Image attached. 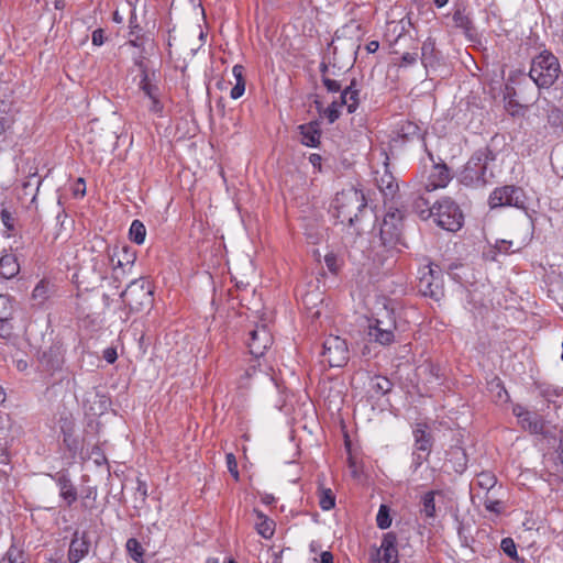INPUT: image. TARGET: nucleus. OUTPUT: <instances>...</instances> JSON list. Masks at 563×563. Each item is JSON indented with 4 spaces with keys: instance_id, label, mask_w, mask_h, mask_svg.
Listing matches in <instances>:
<instances>
[{
    "instance_id": "obj_54",
    "label": "nucleus",
    "mask_w": 563,
    "mask_h": 563,
    "mask_svg": "<svg viewBox=\"0 0 563 563\" xmlns=\"http://www.w3.org/2000/svg\"><path fill=\"white\" fill-rule=\"evenodd\" d=\"M454 453L455 454H460L462 456V462H460L457 467L455 468L456 472L462 473L465 470V467H466L465 454L460 449L455 450Z\"/></svg>"
},
{
    "instance_id": "obj_59",
    "label": "nucleus",
    "mask_w": 563,
    "mask_h": 563,
    "mask_svg": "<svg viewBox=\"0 0 563 563\" xmlns=\"http://www.w3.org/2000/svg\"><path fill=\"white\" fill-rule=\"evenodd\" d=\"M427 457L426 453L421 454V453H415V457H413V463L416 465H420L422 463V461H424Z\"/></svg>"
},
{
    "instance_id": "obj_25",
    "label": "nucleus",
    "mask_w": 563,
    "mask_h": 563,
    "mask_svg": "<svg viewBox=\"0 0 563 563\" xmlns=\"http://www.w3.org/2000/svg\"><path fill=\"white\" fill-rule=\"evenodd\" d=\"M339 101L342 107L345 106L347 108L349 113H352L358 104V91L353 88V85L347 86L342 90Z\"/></svg>"
},
{
    "instance_id": "obj_36",
    "label": "nucleus",
    "mask_w": 563,
    "mask_h": 563,
    "mask_svg": "<svg viewBox=\"0 0 563 563\" xmlns=\"http://www.w3.org/2000/svg\"><path fill=\"white\" fill-rule=\"evenodd\" d=\"M497 483L496 477L489 472H483L477 477V484L481 488L490 490Z\"/></svg>"
},
{
    "instance_id": "obj_24",
    "label": "nucleus",
    "mask_w": 563,
    "mask_h": 563,
    "mask_svg": "<svg viewBox=\"0 0 563 563\" xmlns=\"http://www.w3.org/2000/svg\"><path fill=\"white\" fill-rule=\"evenodd\" d=\"M521 427L532 434H543L545 422L543 418L537 413L529 412L522 421H519Z\"/></svg>"
},
{
    "instance_id": "obj_62",
    "label": "nucleus",
    "mask_w": 563,
    "mask_h": 563,
    "mask_svg": "<svg viewBox=\"0 0 563 563\" xmlns=\"http://www.w3.org/2000/svg\"><path fill=\"white\" fill-rule=\"evenodd\" d=\"M434 1V4L438 7V8H443L444 5L448 4L449 0H433Z\"/></svg>"
},
{
    "instance_id": "obj_57",
    "label": "nucleus",
    "mask_w": 563,
    "mask_h": 563,
    "mask_svg": "<svg viewBox=\"0 0 563 563\" xmlns=\"http://www.w3.org/2000/svg\"><path fill=\"white\" fill-rule=\"evenodd\" d=\"M379 47V43L377 41H371L367 45H366V49L368 53H375Z\"/></svg>"
},
{
    "instance_id": "obj_50",
    "label": "nucleus",
    "mask_w": 563,
    "mask_h": 563,
    "mask_svg": "<svg viewBox=\"0 0 563 563\" xmlns=\"http://www.w3.org/2000/svg\"><path fill=\"white\" fill-rule=\"evenodd\" d=\"M530 411H528L523 406L521 405H515L514 408H512V413L517 417L518 421H522L523 418H526V416L529 413Z\"/></svg>"
},
{
    "instance_id": "obj_28",
    "label": "nucleus",
    "mask_w": 563,
    "mask_h": 563,
    "mask_svg": "<svg viewBox=\"0 0 563 563\" xmlns=\"http://www.w3.org/2000/svg\"><path fill=\"white\" fill-rule=\"evenodd\" d=\"M318 495H319V505L322 510L329 511L334 508L335 495L331 488L320 486L319 490H318Z\"/></svg>"
},
{
    "instance_id": "obj_34",
    "label": "nucleus",
    "mask_w": 563,
    "mask_h": 563,
    "mask_svg": "<svg viewBox=\"0 0 563 563\" xmlns=\"http://www.w3.org/2000/svg\"><path fill=\"white\" fill-rule=\"evenodd\" d=\"M0 220L5 229L8 236H11L15 230V217L14 213L8 208H2L0 212Z\"/></svg>"
},
{
    "instance_id": "obj_42",
    "label": "nucleus",
    "mask_w": 563,
    "mask_h": 563,
    "mask_svg": "<svg viewBox=\"0 0 563 563\" xmlns=\"http://www.w3.org/2000/svg\"><path fill=\"white\" fill-rule=\"evenodd\" d=\"M227 466L230 472V474L235 478L239 479V471H238V462L233 453H228L225 455Z\"/></svg>"
},
{
    "instance_id": "obj_14",
    "label": "nucleus",
    "mask_w": 563,
    "mask_h": 563,
    "mask_svg": "<svg viewBox=\"0 0 563 563\" xmlns=\"http://www.w3.org/2000/svg\"><path fill=\"white\" fill-rule=\"evenodd\" d=\"M419 287L424 296H430L437 300L442 295L441 284L439 278L434 276V271L431 267H429L428 273L420 277Z\"/></svg>"
},
{
    "instance_id": "obj_5",
    "label": "nucleus",
    "mask_w": 563,
    "mask_h": 563,
    "mask_svg": "<svg viewBox=\"0 0 563 563\" xmlns=\"http://www.w3.org/2000/svg\"><path fill=\"white\" fill-rule=\"evenodd\" d=\"M402 212L398 209H389L383 219L380 225L379 236L382 245L391 255L394 252L399 251L398 246L401 245L400 227L402 221Z\"/></svg>"
},
{
    "instance_id": "obj_60",
    "label": "nucleus",
    "mask_w": 563,
    "mask_h": 563,
    "mask_svg": "<svg viewBox=\"0 0 563 563\" xmlns=\"http://www.w3.org/2000/svg\"><path fill=\"white\" fill-rule=\"evenodd\" d=\"M45 291V287L44 285H37L34 290H33V296L34 297H37V296H42Z\"/></svg>"
},
{
    "instance_id": "obj_37",
    "label": "nucleus",
    "mask_w": 563,
    "mask_h": 563,
    "mask_svg": "<svg viewBox=\"0 0 563 563\" xmlns=\"http://www.w3.org/2000/svg\"><path fill=\"white\" fill-rule=\"evenodd\" d=\"M372 388L375 389L377 393L384 395L390 390L391 383L386 377L376 376L372 380Z\"/></svg>"
},
{
    "instance_id": "obj_6",
    "label": "nucleus",
    "mask_w": 563,
    "mask_h": 563,
    "mask_svg": "<svg viewBox=\"0 0 563 563\" xmlns=\"http://www.w3.org/2000/svg\"><path fill=\"white\" fill-rule=\"evenodd\" d=\"M322 362L330 367H341L349 361L346 341L338 335H329L322 344Z\"/></svg>"
},
{
    "instance_id": "obj_33",
    "label": "nucleus",
    "mask_w": 563,
    "mask_h": 563,
    "mask_svg": "<svg viewBox=\"0 0 563 563\" xmlns=\"http://www.w3.org/2000/svg\"><path fill=\"white\" fill-rule=\"evenodd\" d=\"M2 562L8 563H29L27 555L23 552V550L16 548L15 545H11L8 551L5 552V555L2 560Z\"/></svg>"
},
{
    "instance_id": "obj_13",
    "label": "nucleus",
    "mask_w": 563,
    "mask_h": 563,
    "mask_svg": "<svg viewBox=\"0 0 563 563\" xmlns=\"http://www.w3.org/2000/svg\"><path fill=\"white\" fill-rule=\"evenodd\" d=\"M89 540L85 534L79 536L78 532L74 534L68 550V560L70 563H78L89 552Z\"/></svg>"
},
{
    "instance_id": "obj_4",
    "label": "nucleus",
    "mask_w": 563,
    "mask_h": 563,
    "mask_svg": "<svg viewBox=\"0 0 563 563\" xmlns=\"http://www.w3.org/2000/svg\"><path fill=\"white\" fill-rule=\"evenodd\" d=\"M431 218L440 228L451 232L460 230L464 219L460 207L450 198H443L433 205Z\"/></svg>"
},
{
    "instance_id": "obj_19",
    "label": "nucleus",
    "mask_w": 563,
    "mask_h": 563,
    "mask_svg": "<svg viewBox=\"0 0 563 563\" xmlns=\"http://www.w3.org/2000/svg\"><path fill=\"white\" fill-rule=\"evenodd\" d=\"M301 143L309 147H317L320 143V131L316 123H307L299 126Z\"/></svg>"
},
{
    "instance_id": "obj_2",
    "label": "nucleus",
    "mask_w": 563,
    "mask_h": 563,
    "mask_svg": "<svg viewBox=\"0 0 563 563\" xmlns=\"http://www.w3.org/2000/svg\"><path fill=\"white\" fill-rule=\"evenodd\" d=\"M397 321L393 309L384 307L374 318L368 320L367 336L369 341L383 346L391 344L396 339Z\"/></svg>"
},
{
    "instance_id": "obj_22",
    "label": "nucleus",
    "mask_w": 563,
    "mask_h": 563,
    "mask_svg": "<svg viewBox=\"0 0 563 563\" xmlns=\"http://www.w3.org/2000/svg\"><path fill=\"white\" fill-rule=\"evenodd\" d=\"M442 495L440 490H430L421 496V514L427 519H434L437 515L435 496Z\"/></svg>"
},
{
    "instance_id": "obj_35",
    "label": "nucleus",
    "mask_w": 563,
    "mask_h": 563,
    "mask_svg": "<svg viewBox=\"0 0 563 563\" xmlns=\"http://www.w3.org/2000/svg\"><path fill=\"white\" fill-rule=\"evenodd\" d=\"M376 523L379 529H387L391 526V517L389 514V508L386 505H380L377 516H376Z\"/></svg>"
},
{
    "instance_id": "obj_56",
    "label": "nucleus",
    "mask_w": 563,
    "mask_h": 563,
    "mask_svg": "<svg viewBox=\"0 0 563 563\" xmlns=\"http://www.w3.org/2000/svg\"><path fill=\"white\" fill-rule=\"evenodd\" d=\"M261 500L265 505H272L275 501V497L272 494H263Z\"/></svg>"
},
{
    "instance_id": "obj_47",
    "label": "nucleus",
    "mask_w": 563,
    "mask_h": 563,
    "mask_svg": "<svg viewBox=\"0 0 563 563\" xmlns=\"http://www.w3.org/2000/svg\"><path fill=\"white\" fill-rule=\"evenodd\" d=\"M91 42L96 46H101L104 43V35L102 29H97L92 32Z\"/></svg>"
},
{
    "instance_id": "obj_48",
    "label": "nucleus",
    "mask_w": 563,
    "mask_h": 563,
    "mask_svg": "<svg viewBox=\"0 0 563 563\" xmlns=\"http://www.w3.org/2000/svg\"><path fill=\"white\" fill-rule=\"evenodd\" d=\"M74 196L76 197H84L86 194V184L82 178H78L77 183L74 186Z\"/></svg>"
},
{
    "instance_id": "obj_10",
    "label": "nucleus",
    "mask_w": 563,
    "mask_h": 563,
    "mask_svg": "<svg viewBox=\"0 0 563 563\" xmlns=\"http://www.w3.org/2000/svg\"><path fill=\"white\" fill-rule=\"evenodd\" d=\"M135 64L140 67L142 78L140 81V88L144 92V95L148 98L150 112L156 114L157 117L163 115L164 106L161 101V91L158 86L153 82L150 78L146 67L144 66L142 59H136Z\"/></svg>"
},
{
    "instance_id": "obj_41",
    "label": "nucleus",
    "mask_w": 563,
    "mask_h": 563,
    "mask_svg": "<svg viewBox=\"0 0 563 563\" xmlns=\"http://www.w3.org/2000/svg\"><path fill=\"white\" fill-rule=\"evenodd\" d=\"M484 507L487 511L499 515L504 507L503 503L496 499L485 498L484 500Z\"/></svg>"
},
{
    "instance_id": "obj_63",
    "label": "nucleus",
    "mask_w": 563,
    "mask_h": 563,
    "mask_svg": "<svg viewBox=\"0 0 563 563\" xmlns=\"http://www.w3.org/2000/svg\"><path fill=\"white\" fill-rule=\"evenodd\" d=\"M16 366L20 371H22L26 367V363L24 361H19Z\"/></svg>"
},
{
    "instance_id": "obj_20",
    "label": "nucleus",
    "mask_w": 563,
    "mask_h": 563,
    "mask_svg": "<svg viewBox=\"0 0 563 563\" xmlns=\"http://www.w3.org/2000/svg\"><path fill=\"white\" fill-rule=\"evenodd\" d=\"M20 272V265L13 254H5L0 257V276L10 279Z\"/></svg>"
},
{
    "instance_id": "obj_16",
    "label": "nucleus",
    "mask_w": 563,
    "mask_h": 563,
    "mask_svg": "<svg viewBox=\"0 0 563 563\" xmlns=\"http://www.w3.org/2000/svg\"><path fill=\"white\" fill-rule=\"evenodd\" d=\"M56 481L57 487L59 489V496L67 504V506H71L77 500V490L73 485L70 478L67 474H57L54 476Z\"/></svg>"
},
{
    "instance_id": "obj_21",
    "label": "nucleus",
    "mask_w": 563,
    "mask_h": 563,
    "mask_svg": "<svg viewBox=\"0 0 563 563\" xmlns=\"http://www.w3.org/2000/svg\"><path fill=\"white\" fill-rule=\"evenodd\" d=\"M416 451L429 454L431 449V437L424 424H418L413 430Z\"/></svg>"
},
{
    "instance_id": "obj_43",
    "label": "nucleus",
    "mask_w": 563,
    "mask_h": 563,
    "mask_svg": "<svg viewBox=\"0 0 563 563\" xmlns=\"http://www.w3.org/2000/svg\"><path fill=\"white\" fill-rule=\"evenodd\" d=\"M106 261H108L111 264L113 272L115 274V278H118V268L122 267V265H123L122 261L120 258H118L115 261L113 257H110V256L109 257L100 256V257L96 258V265L98 263L104 264Z\"/></svg>"
},
{
    "instance_id": "obj_17",
    "label": "nucleus",
    "mask_w": 563,
    "mask_h": 563,
    "mask_svg": "<svg viewBox=\"0 0 563 563\" xmlns=\"http://www.w3.org/2000/svg\"><path fill=\"white\" fill-rule=\"evenodd\" d=\"M13 306L11 299L7 295H0V335L5 336L11 332V316Z\"/></svg>"
},
{
    "instance_id": "obj_3",
    "label": "nucleus",
    "mask_w": 563,
    "mask_h": 563,
    "mask_svg": "<svg viewBox=\"0 0 563 563\" xmlns=\"http://www.w3.org/2000/svg\"><path fill=\"white\" fill-rule=\"evenodd\" d=\"M560 73L558 58L552 53L544 51L533 58L529 76L538 87L549 88L555 82Z\"/></svg>"
},
{
    "instance_id": "obj_39",
    "label": "nucleus",
    "mask_w": 563,
    "mask_h": 563,
    "mask_svg": "<svg viewBox=\"0 0 563 563\" xmlns=\"http://www.w3.org/2000/svg\"><path fill=\"white\" fill-rule=\"evenodd\" d=\"M500 548L504 551L506 555H508L511 559H516L517 553V547L515 541L511 538H504L500 542Z\"/></svg>"
},
{
    "instance_id": "obj_64",
    "label": "nucleus",
    "mask_w": 563,
    "mask_h": 563,
    "mask_svg": "<svg viewBox=\"0 0 563 563\" xmlns=\"http://www.w3.org/2000/svg\"><path fill=\"white\" fill-rule=\"evenodd\" d=\"M206 563H219V560L217 558H208Z\"/></svg>"
},
{
    "instance_id": "obj_15",
    "label": "nucleus",
    "mask_w": 563,
    "mask_h": 563,
    "mask_svg": "<svg viewBox=\"0 0 563 563\" xmlns=\"http://www.w3.org/2000/svg\"><path fill=\"white\" fill-rule=\"evenodd\" d=\"M486 167L481 158H472L467 162L464 170V180L471 184L482 185L485 183Z\"/></svg>"
},
{
    "instance_id": "obj_27",
    "label": "nucleus",
    "mask_w": 563,
    "mask_h": 563,
    "mask_svg": "<svg viewBox=\"0 0 563 563\" xmlns=\"http://www.w3.org/2000/svg\"><path fill=\"white\" fill-rule=\"evenodd\" d=\"M434 52H435L434 41H432L431 38H428L427 41H424L422 44V47H421V62L426 68L435 67L437 59H435Z\"/></svg>"
},
{
    "instance_id": "obj_26",
    "label": "nucleus",
    "mask_w": 563,
    "mask_h": 563,
    "mask_svg": "<svg viewBox=\"0 0 563 563\" xmlns=\"http://www.w3.org/2000/svg\"><path fill=\"white\" fill-rule=\"evenodd\" d=\"M527 243L528 242L526 240L520 242H515L512 240H496L494 247L498 254L507 255L520 251L527 245Z\"/></svg>"
},
{
    "instance_id": "obj_40",
    "label": "nucleus",
    "mask_w": 563,
    "mask_h": 563,
    "mask_svg": "<svg viewBox=\"0 0 563 563\" xmlns=\"http://www.w3.org/2000/svg\"><path fill=\"white\" fill-rule=\"evenodd\" d=\"M453 21L457 27H461L465 31L471 29L472 22L467 15H465L462 11L457 10L453 14Z\"/></svg>"
},
{
    "instance_id": "obj_8",
    "label": "nucleus",
    "mask_w": 563,
    "mask_h": 563,
    "mask_svg": "<svg viewBox=\"0 0 563 563\" xmlns=\"http://www.w3.org/2000/svg\"><path fill=\"white\" fill-rule=\"evenodd\" d=\"M429 161L431 162V169L421 181V187L424 191L431 192L437 189L445 188L451 181V173L448 166L443 163H437L432 153L427 150Z\"/></svg>"
},
{
    "instance_id": "obj_46",
    "label": "nucleus",
    "mask_w": 563,
    "mask_h": 563,
    "mask_svg": "<svg viewBox=\"0 0 563 563\" xmlns=\"http://www.w3.org/2000/svg\"><path fill=\"white\" fill-rule=\"evenodd\" d=\"M323 85L330 92H338L341 90V84L334 79L323 78Z\"/></svg>"
},
{
    "instance_id": "obj_32",
    "label": "nucleus",
    "mask_w": 563,
    "mask_h": 563,
    "mask_svg": "<svg viewBox=\"0 0 563 563\" xmlns=\"http://www.w3.org/2000/svg\"><path fill=\"white\" fill-rule=\"evenodd\" d=\"M413 209L422 220L431 218L433 213V206L431 207L430 202L422 196H419L415 200Z\"/></svg>"
},
{
    "instance_id": "obj_45",
    "label": "nucleus",
    "mask_w": 563,
    "mask_h": 563,
    "mask_svg": "<svg viewBox=\"0 0 563 563\" xmlns=\"http://www.w3.org/2000/svg\"><path fill=\"white\" fill-rule=\"evenodd\" d=\"M324 262H325V265L327 267L329 268L330 272H336L338 269V260H336V256L333 254V253H329L324 256Z\"/></svg>"
},
{
    "instance_id": "obj_30",
    "label": "nucleus",
    "mask_w": 563,
    "mask_h": 563,
    "mask_svg": "<svg viewBox=\"0 0 563 563\" xmlns=\"http://www.w3.org/2000/svg\"><path fill=\"white\" fill-rule=\"evenodd\" d=\"M14 117L9 104L0 102V135L4 134L13 124Z\"/></svg>"
},
{
    "instance_id": "obj_55",
    "label": "nucleus",
    "mask_w": 563,
    "mask_h": 563,
    "mask_svg": "<svg viewBox=\"0 0 563 563\" xmlns=\"http://www.w3.org/2000/svg\"><path fill=\"white\" fill-rule=\"evenodd\" d=\"M321 563H333V556L329 551H324L320 555Z\"/></svg>"
},
{
    "instance_id": "obj_61",
    "label": "nucleus",
    "mask_w": 563,
    "mask_h": 563,
    "mask_svg": "<svg viewBox=\"0 0 563 563\" xmlns=\"http://www.w3.org/2000/svg\"><path fill=\"white\" fill-rule=\"evenodd\" d=\"M498 397H499V399H503V397H504L505 400H507L508 399V393L506 391V389L500 387V390L498 391Z\"/></svg>"
},
{
    "instance_id": "obj_44",
    "label": "nucleus",
    "mask_w": 563,
    "mask_h": 563,
    "mask_svg": "<svg viewBox=\"0 0 563 563\" xmlns=\"http://www.w3.org/2000/svg\"><path fill=\"white\" fill-rule=\"evenodd\" d=\"M253 376H256V378H258V373H257V371H256L255 365L250 366V367L245 371L244 375L240 378L239 386H240L241 388L246 387V386H247L246 379H249V378H251V377H253Z\"/></svg>"
},
{
    "instance_id": "obj_52",
    "label": "nucleus",
    "mask_w": 563,
    "mask_h": 563,
    "mask_svg": "<svg viewBox=\"0 0 563 563\" xmlns=\"http://www.w3.org/2000/svg\"><path fill=\"white\" fill-rule=\"evenodd\" d=\"M103 357L109 364H112L118 357L117 351L114 349H107L103 352Z\"/></svg>"
},
{
    "instance_id": "obj_29",
    "label": "nucleus",
    "mask_w": 563,
    "mask_h": 563,
    "mask_svg": "<svg viewBox=\"0 0 563 563\" xmlns=\"http://www.w3.org/2000/svg\"><path fill=\"white\" fill-rule=\"evenodd\" d=\"M130 240L139 245L143 244L146 238V229L140 220H133L129 230Z\"/></svg>"
},
{
    "instance_id": "obj_23",
    "label": "nucleus",
    "mask_w": 563,
    "mask_h": 563,
    "mask_svg": "<svg viewBox=\"0 0 563 563\" xmlns=\"http://www.w3.org/2000/svg\"><path fill=\"white\" fill-rule=\"evenodd\" d=\"M232 75L235 79V84L230 91V97L234 100L241 98L245 92V69L242 65H234L232 68Z\"/></svg>"
},
{
    "instance_id": "obj_53",
    "label": "nucleus",
    "mask_w": 563,
    "mask_h": 563,
    "mask_svg": "<svg viewBox=\"0 0 563 563\" xmlns=\"http://www.w3.org/2000/svg\"><path fill=\"white\" fill-rule=\"evenodd\" d=\"M309 162L314 168L319 170L321 169V156L319 154H311L309 156Z\"/></svg>"
},
{
    "instance_id": "obj_7",
    "label": "nucleus",
    "mask_w": 563,
    "mask_h": 563,
    "mask_svg": "<svg viewBox=\"0 0 563 563\" xmlns=\"http://www.w3.org/2000/svg\"><path fill=\"white\" fill-rule=\"evenodd\" d=\"M490 208L515 207L523 209L526 206V195L521 188L515 186H504L496 188L489 196Z\"/></svg>"
},
{
    "instance_id": "obj_38",
    "label": "nucleus",
    "mask_w": 563,
    "mask_h": 563,
    "mask_svg": "<svg viewBox=\"0 0 563 563\" xmlns=\"http://www.w3.org/2000/svg\"><path fill=\"white\" fill-rule=\"evenodd\" d=\"M342 104L339 100H333L324 110V117L330 123H333L340 117Z\"/></svg>"
},
{
    "instance_id": "obj_12",
    "label": "nucleus",
    "mask_w": 563,
    "mask_h": 563,
    "mask_svg": "<svg viewBox=\"0 0 563 563\" xmlns=\"http://www.w3.org/2000/svg\"><path fill=\"white\" fill-rule=\"evenodd\" d=\"M397 538L393 532L384 534L380 547L377 550L378 563H398Z\"/></svg>"
},
{
    "instance_id": "obj_31",
    "label": "nucleus",
    "mask_w": 563,
    "mask_h": 563,
    "mask_svg": "<svg viewBox=\"0 0 563 563\" xmlns=\"http://www.w3.org/2000/svg\"><path fill=\"white\" fill-rule=\"evenodd\" d=\"M125 547L133 561L136 563H143L144 550L142 544L135 538L128 539Z\"/></svg>"
},
{
    "instance_id": "obj_9",
    "label": "nucleus",
    "mask_w": 563,
    "mask_h": 563,
    "mask_svg": "<svg viewBox=\"0 0 563 563\" xmlns=\"http://www.w3.org/2000/svg\"><path fill=\"white\" fill-rule=\"evenodd\" d=\"M120 296L122 301L129 306L131 310H140L143 306L151 302L152 290L148 286H145L144 280L134 279Z\"/></svg>"
},
{
    "instance_id": "obj_18",
    "label": "nucleus",
    "mask_w": 563,
    "mask_h": 563,
    "mask_svg": "<svg viewBox=\"0 0 563 563\" xmlns=\"http://www.w3.org/2000/svg\"><path fill=\"white\" fill-rule=\"evenodd\" d=\"M253 512L256 517L255 529L257 533L264 539H271L275 532V522L258 509H254Z\"/></svg>"
},
{
    "instance_id": "obj_11",
    "label": "nucleus",
    "mask_w": 563,
    "mask_h": 563,
    "mask_svg": "<svg viewBox=\"0 0 563 563\" xmlns=\"http://www.w3.org/2000/svg\"><path fill=\"white\" fill-rule=\"evenodd\" d=\"M273 343V336L271 334V331L268 330L266 324L256 325L255 329H253L250 332V339L247 341V346L250 350V353L255 356L260 357L263 356L266 352V350L272 345Z\"/></svg>"
},
{
    "instance_id": "obj_1",
    "label": "nucleus",
    "mask_w": 563,
    "mask_h": 563,
    "mask_svg": "<svg viewBox=\"0 0 563 563\" xmlns=\"http://www.w3.org/2000/svg\"><path fill=\"white\" fill-rule=\"evenodd\" d=\"M365 206L366 202L363 194L354 187L338 192L331 205L334 210V217L338 218L341 223L347 222L350 225L354 224L357 220L358 212H361Z\"/></svg>"
},
{
    "instance_id": "obj_58",
    "label": "nucleus",
    "mask_w": 563,
    "mask_h": 563,
    "mask_svg": "<svg viewBox=\"0 0 563 563\" xmlns=\"http://www.w3.org/2000/svg\"><path fill=\"white\" fill-rule=\"evenodd\" d=\"M402 62L406 64H413L416 62V56L410 53H406L402 55Z\"/></svg>"
},
{
    "instance_id": "obj_51",
    "label": "nucleus",
    "mask_w": 563,
    "mask_h": 563,
    "mask_svg": "<svg viewBox=\"0 0 563 563\" xmlns=\"http://www.w3.org/2000/svg\"><path fill=\"white\" fill-rule=\"evenodd\" d=\"M387 181H385V178H382V183L386 185V187L383 188V191L385 192V195H393L397 186L394 185L391 176H387Z\"/></svg>"
},
{
    "instance_id": "obj_49",
    "label": "nucleus",
    "mask_w": 563,
    "mask_h": 563,
    "mask_svg": "<svg viewBox=\"0 0 563 563\" xmlns=\"http://www.w3.org/2000/svg\"><path fill=\"white\" fill-rule=\"evenodd\" d=\"M92 456H95L93 461L97 465H102L106 462V457L98 446L92 448L90 457Z\"/></svg>"
}]
</instances>
